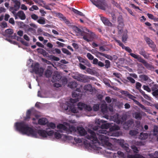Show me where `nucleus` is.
<instances>
[{"instance_id":"1","label":"nucleus","mask_w":158,"mask_h":158,"mask_svg":"<svg viewBox=\"0 0 158 158\" xmlns=\"http://www.w3.org/2000/svg\"><path fill=\"white\" fill-rule=\"evenodd\" d=\"M15 126L17 131L23 134L33 137L37 138L38 135L44 138L47 136V131L43 130H37L32 127H29L27 124L23 122L16 123Z\"/></svg>"},{"instance_id":"2","label":"nucleus","mask_w":158,"mask_h":158,"mask_svg":"<svg viewBox=\"0 0 158 158\" xmlns=\"http://www.w3.org/2000/svg\"><path fill=\"white\" fill-rule=\"evenodd\" d=\"M88 133L89 135H86V138L90 140L89 143L90 146L93 147V148H98V146L100 145V143L97 139L96 135L95 132L91 129H89L88 130Z\"/></svg>"},{"instance_id":"3","label":"nucleus","mask_w":158,"mask_h":158,"mask_svg":"<svg viewBox=\"0 0 158 158\" xmlns=\"http://www.w3.org/2000/svg\"><path fill=\"white\" fill-rule=\"evenodd\" d=\"M106 121L102 120L100 119H96L95 123L99 125H100L102 123V124L101 125V128L102 130H100L99 131V133L102 134H106L107 132L105 130L103 129H108L110 127L111 124L108 123H105Z\"/></svg>"},{"instance_id":"4","label":"nucleus","mask_w":158,"mask_h":158,"mask_svg":"<svg viewBox=\"0 0 158 158\" xmlns=\"http://www.w3.org/2000/svg\"><path fill=\"white\" fill-rule=\"evenodd\" d=\"M90 0L92 3L98 8L105 10L107 6L106 2L105 0Z\"/></svg>"},{"instance_id":"5","label":"nucleus","mask_w":158,"mask_h":158,"mask_svg":"<svg viewBox=\"0 0 158 158\" xmlns=\"http://www.w3.org/2000/svg\"><path fill=\"white\" fill-rule=\"evenodd\" d=\"M105 64L101 61H99L96 58L93 59V64H97L99 66L103 67L105 66L106 69H108L110 67V62L108 60H106L105 61Z\"/></svg>"},{"instance_id":"6","label":"nucleus","mask_w":158,"mask_h":158,"mask_svg":"<svg viewBox=\"0 0 158 158\" xmlns=\"http://www.w3.org/2000/svg\"><path fill=\"white\" fill-rule=\"evenodd\" d=\"M32 67L33 71L37 74H39L40 76H41L43 74L44 69L42 67H40V65L38 63H35L34 65H31Z\"/></svg>"},{"instance_id":"7","label":"nucleus","mask_w":158,"mask_h":158,"mask_svg":"<svg viewBox=\"0 0 158 158\" xmlns=\"http://www.w3.org/2000/svg\"><path fill=\"white\" fill-rule=\"evenodd\" d=\"M127 97H128L129 98L133 100L135 104L138 105L142 109L145 110V112H149V111L150 110L148 109L147 108L143 105L141 104L139 102L135 100V98H136L135 97L129 93L127 95Z\"/></svg>"},{"instance_id":"8","label":"nucleus","mask_w":158,"mask_h":158,"mask_svg":"<svg viewBox=\"0 0 158 158\" xmlns=\"http://www.w3.org/2000/svg\"><path fill=\"white\" fill-rule=\"evenodd\" d=\"M130 54L131 56L135 59H137L139 62L142 63L144 66L147 68L150 67V65L145 60L139 55H136L132 53H130Z\"/></svg>"},{"instance_id":"9","label":"nucleus","mask_w":158,"mask_h":158,"mask_svg":"<svg viewBox=\"0 0 158 158\" xmlns=\"http://www.w3.org/2000/svg\"><path fill=\"white\" fill-rule=\"evenodd\" d=\"M144 39L149 46L152 49L153 51L155 52L157 51L158 49L156 45L152 40L146 36L144 37Z\"/></svg>"},{"instance_id":"10","label":"nucleus","mask_w":158,"mask_h":158,"mask_svg":"<svg viewBox=\"0 0 158 158\" xmlns=\"http://www.w3.org/2000/svg\"><path fill=\"white\" fill-rule=\"evenodd\" d=\"M73 78L78 81L83 82H88L89 80L87 76L81 74H79L77 76H74Z\"/></svg>"},{"instance_id":"11","label":"nucleus","mask_w":158,"mask_h":158,"mask_svg":"<svg viewBox=\"0 0 158 158\" xmlns=\"http://www.w3.org/2000/svg\"><path fill=\"white\" fill-rule=\"evenodd\" d=\"M98 138L99 140L101 141V142L104 143L105 144H107L110 147L112 146V144L111 143L108 142L109 138L107 136L101 134L99 135H98Z\"/></svg>"},{"instance_id":"12","label":"nucleus","mask_w":158,"mask_h":158,"mask_svg":"<svg viewBox=\"0 0 158 158\" xmlns=\"http://www.w3.org/2000/svg\"><path fill=\"white\" fill-rule=\"evenodd\" d=\"M146 114L143 112L141 111V112H135L133 114V117L136 119L138 120H141L143 116H145Z\"/></svg>"},{"instance_id":"13","label":"nucleus","mask_w":158,"mask_h":158,"mask_svg":"<svg viewBox=\"0 0 158 158\" xmlns=\"http://www.w3.org/2000/svg\"><path fill=\"white\" fill-rule=\"evenodd\" d=\"M26 18V16L23 11L22 10L19 11L15 16V19H19L22 20H25Z\"/></svg>"},{"instance_id":"14","label":"nucleus","mask_w":158,"mask_h":158,"mask_svg":"<svg viewBox=\"0 0 158 158\" xmlns=\"http://www.w3.org/2000/svg\"><path fill=\"white\" fill-rule=\"evenodd\" d=\"M101 19L105 25L109 27L113 26L112 23L107 18L102 16L101 17Z\"/></svg>"},{"instance_id":"15","label":"nucleus","mask_w":158,"mask_h":158,"mask_svg":"<svg viewBox=\"0 0 158 158\" xmlns=\"http://www.w3.org/2000/svg\"><path fill=\"white\" fill-rule=\"evenodd\" d=\"M133 122L132 121L129 120L124 124V128L126 130L130 129L132 127Z\"/></svg>"},{"instance_id":"16","label":"nucleus","mask_w":158,"mask_h":158,"mask_svg":"<svg viewBox=\"0 0 158 158\" xmlns=\"http://www.w3.org/2000/svg\"><path fill=\"white\" fill-rule=\"evenodd\" d=\"M77 130L79 133V134L81 136H84L87 134V131L82 127H78Z\"/></svg>"},{"instance_id":"17","label":"nucleus","mask_w":158,"mask_h":158,"mask_svg":"<svg viewBox=\"0 0 158 158\" xmlns=\"http://www.w3.org/2000/svg\"><path fill=\"white\" fill-rule=\"evenodd\" d=\"M139 53L140 54L143 56L146 59H148L149 57V54L146 52L144 49L142 48L139 51Z\"/></svg>"},{"instance_id":"18","label":"nucleus","mask_w":158,"mask_h":158,"mask_svg":"<svg viewBox=\"0 0 158 158\" xmlns=\"http://www.w3.org/2000/svg\"><path fill=\"white\" fill-rule=\"evenodd\" d=\"M124 23H118L117 28L118 30V33L119 34H121L123 31Z\"/></svg>"},{"instance_id":"19","label":"nucleus","mask_w":158,"mask_h":158,"mask_svg":"<svg viewBox=\"0 0 158 158\" xmlns=\"http://www.w3.org/2000/svg\"><path fill=\"white\" fill-rule=\"evenodd\" d=\"M76 131V128L73 126H70L69 128L67 127L66 133L67 134H72V132Z\"/></svg>"},{"instance_id":"20","label":"nucleus","mask_w":158,"mask_h":158,"mask_svg":"<svg viewBox=\"0 0 158 158\" xmlns=\"http://www.w3.org/2000/svg\"><path fill=\"white\" fill-rule=\"evenodd\" d=\"M127 31L125 30L122 36V41L124 43H126L127 40L128 38L127 35Z\"/></svg>"},{"instance_id":"21","label":"nucleus","mask_w":158,"mask_h":158,"mask_svg":"<svg viewBox=\"0 0 158 158\" xmlns=\"http://www.w3.org/2000/svg\"><path fill=\"white\" fill-rule=\"evenodd\" d=\"M48 122L47 119L45 118H42L39 119L38 120V123L41 125H45Z\"/></svg>"},{"instance_id":"22","label":"nucleus","mask_w":158,"mask_h":158,"mask_svg":"<svg viewBox=\"0 0 158 158\" xmlns=\"http://www.w3.org/2000/svg\"><path fill=\"white\" fill-rule=\"evenodd\" d=\"M148 137V134L147 133L141 132L139 137V139L142 140H144L147 139Z\"/></svg>"},{"instance_id":"23","label":"nucleus","mask_w":158,"mask_h":158,"mask_svg":"<svg viewBox=\"0 0 158 158\" xmlns=\"http://www.w3.org/2000/svg\"><path fill=\"white\" fill-rule=\"evenodd\" d=\"M77 86V83L75 81L70 82L68 84V86L73 89L76 88Z\"/></svg>"},{"instance_id":"24","label":"nucleus","mask_w":158,"mask_h":158,"mask_svg":"<svg viewBox=\"0 0 158 158\" xmlns=\"http://www.w3.org/2000/svg\"><path fill=\"white\" fill-rule=\"evenodd\" d=\"M120 128L118 126L114 124L113 126H111V125L110 127H109V130L111 132H112L115 131H117Z\"/></svg>"},{"instance_id":"25","label":"nucleus","mask_w":158,"mask_h":158,"mask_svg":"<svg viewBox=\"0 0 158 158\" xmlns=\"http://www.w3.org/2000/svg\"><path fill=\"white\" fill-rule=\"evenodd\" d=\"M45 20L46 19L40 16L39 17L37 21L40 24H44L46 23Z\"/></svg>"},{"instance_id":"26","label":"nucleus","mask_w":158,"mask_h":158,"mask_svg":"<svg viewBox=\"0 0 158 158\" xmlns=\"http://www.w3.org/2000/svg\"><path fill=\"white\" fill-rule=\"evenodd\" d=\"M37 51L39 53L42 54L44 56H47L48 54V53L44 49L38 48L37 49Z\"/></svg>"},{"instance_id":"27","label":"nucleus","mask_w":158,"mask_h":158,"mask_svg":"<svg viewBox=\"0 0 158 158\" xmlns=\"http://www.w3.org/2000/svg\"><path fill=\"white\" fill-rule=\"evenodd\" d=\"M57 128L60 130H62L66 132L67 127L62 124H59L57 126Z\"/></svg>"},{"instance_id":"28","label":"nucleus","mask_w":158,"mask_h":158,"mask_svg":"<svg viewBox=\"0 0 158 158\" xmlns=\"http://www.w3.org/2000/svg\"><path fill=\"white\" fill-rule=\"evenodd\" d=\"M77 106L78 109L80 110H82L83 108H85V106H87L86 104L81 102H79Z\"/></svg>"},{"instance_id":"29","label":"nucleus","mask_w":158,"mask_h":158,"mask_svg":"<svg viewBox=\"0 0 158 158\" xmlns=\"http://www.w3.org/2000/svg\"><path fill=\"white\" fill-rule=\"evenodd\" d=\"M61 76L59 74L54 75L52 76V79L55 81H59L61 78Z\"/></svg>"},{"instance_id":"30","label":"nucleus","mask_w":158,"mask_h":158,"mask_svg":"<svg viewBox=\"0 0 158 158\" xmlns=\"http://www.w3.org/2000/svg\"><path fill=\"white\" fill-rule=\"evenodd\" d=\"M52 73V71L49 69L46 70L45 73V75L47 77H51Z\"/></svg>"},{"instance_id":"31","label":"nucleus","mask_w":158,"mask_h":158,"mask_svg":"<svg viewBox=\"0 0 158 158\" xmlns=\"http://www.w3.org/2000/svg\"><path fill=\"white\" fill-rule=\"evenodd\" d=\"M14 2L15 4L14 6L15 7V8H16L17 10H18L20 7V2L19 1L15 0L14 1Z\"/></svg>"},{"instance_id":"32","label":"nucleus","mask_w":158,"mask_h":158,"mask_svg":"<svg viewBox=\"0 0 158 158\" xmlns=\"http://www.w3.org/2000/svg\"><path fill=\"white\" fill-rule=\"evenodd\" d=\"M71 10L75 14H77L81 16L84 15L83 14L82 12L76 9H75L73 8H72Z\"/></svg>"},{"instance_id":"33","label":"nucleus","mask_w":158,"mask_h":158,"mask_svg":"<svg viewBox=\"0 0 158 158\" xmlns=\"http://www.w3.org/2000/svg\"><path fill=\"white\" fill-rule=\"evenodd\" d=\"M139 78L144 81H147L150 79L149 77L148 76L145 75H140Z\"/></svg>"},{"instance_id":"34","label":"nucleus","mask_w":158,"mask_h":158,"mask_svg":"<svg viewBox=\"0 0 158 158\" xmlns=\"http://www.w3.org/2000/svg\"><path fill=\"white\" fill-rule=\"evenodd\" d=\"M84 89L85 90L88 91H91L92 89V86L90 84H88L85 85L84 87Z\"/></svg>"},{"instance_id":"35","label":"nucleus","mask_w":158,"mask_h":158,"mask_svg":"<svg viewBox=\"0 0 158 158\" xmlns=\"http://www.w3.org/2000/svg\"><path fill=\"white\" fill-rule=\"evenodd\" d=\"M63 135V134H60L58 132H55L54 135V136L56 139L61 138Z\"/></svg>"},{"instance_id":"36","label":"nucleus","mask_w":158,"mask_h":158,"mask_svg":"<svg viewBox=\"0 0 158 158\" xmlns=\"http://www.w3.org/2000/svg\"><path fill=\"white\" fill-rule=\"evenodd\" d=\"M73 28L74 30L77 33L79 34H81L82 33V31L77 26H74L73 27Z\"/></svg>"},{"instance_id":"37","label":"nucleus","mask_w":158,"mask_h":158,"mask_svg":"<svg viewBox=\"0 0 158 158\" xmlns=\"http://www.w3.org/2000/svg\"><path fill=\"white\" fill-rule=\"evenodd\" d=\"M102 56H103L106 58H107L108 59H109L110 60H112L113 58L112 57V56L110 55H108L107 54H105L103 53L102 52V53L101 54V55Z\"/></svg>"},{"instance_id":"38","label":"nucleus","mask_w":158,"mask_h":158,"mask_svg":"<svg viewBox=\"0 0 158 158\" xmlns=\"http://www.w3.org/2000/svg\"><path fill=\"white\" fill-rule=\"evenodd\" d=\"M89 51L91 52L92 53L94 54H98L101 55L102 52H100L98 51L96 49H92L91 50H88Z\"/></svg>"},{"instance_id":"39","label":"nucleus","mask_w":158,"mask_h":158,"mask_svg":"<svg viewBox=\"0 0 158 158\" xmlns=\"http://www.w3.org/2000/svg\"><path fill=\"white\" fill-rule=\"evenodd\" d=\"M120 144L122 148H124L127 152H129L130 150L128 147L124 145V144L123 143H121V142L120 143Z\"/></svg>"},{"instance_id":"40","label":"nucleus","mask_w":158,"mask_h":158,"mask_svg":"<svg viewBox=\"0 0 158 158\" xmlns=\"http://www.w3.org/2000/svg\"><path fill=\"white\" fill-rule=\"evenodd\" d=\"M62 52L64 54L70 56L71 55V53L67 49L65 48H62L61 49Z\"/></svg>"},{"instance_id":"41","label":"nucleus","mask_w":158,"mask_h":158,"mask_svg":"<svg viewBox=\"0 0 158 158\" xmlns=\"http://www.w3.org/2000/svg\"><path fill=\"white\" fill-rule=\"evenodd\" d=\"M153 134L154 135H156L158 133V127L157 126H155L154 127L153 130Z\"/></svg>"},{"instance_id":"42","label":"nucleus","mask_w":158,"mask_h":158,"mask_svg":"<svg viewBox=\"0 0 158 158\" xmlns=\"http://www.w3.org/2000/svg\"><path fill=\"white\" fill-rule=\"evenodd\" d=\"M31 111L30 110H28L27 113L26 117H25V119L27 120L30 118Z\"/></svg>"},{"instance_id":"43","label":"nucleus","mask_w":158,"mask_h":158,"mask_svg":"<svg viewBox=\"0 0 158 158\" xmlns=\"http://www.w3.org/2000/svg\"><path fill=\"white\" fill-rule=\"evenodd\" d=\"M118 23H124L123 20L122 15H120L117 18Z\"/></svg>"},{"instance_id":"44","label":"nucleus","mask_w":158,"mask_h":158,"mask_svg":"<svg viewBox=\"0 0 158 158\" xmlns=\"http://www.w3.org/2000/svg\"><path fill=\"white\" fill-rule=\"evenodd\" d=\"M138 134L137 131L135 130H131L129 132V134L131 136H135Z\"/></svg>"},{"instance_id":"45","label":"nucleus","mask_w":158,"mask_h":158,"mask_svg":"<svg viewBox=\"0 0 158 158\" xmlns=\"http://www.w3.org/2000/svg\"><path fill=\"white\" fill-rule=\"evenodd\" d=\"M47 126L49 127L52 129H54L55 128L56 126V124L52 122L48 124Z\"/></svg>"},{"instance_id":"46","label":"nucleus","mask_w":158,"mask_h":158,"mask_svg":"<svg viewBox=\"0 0 158 158\" xmlns=\"http://www.w3.org/2000/svg\"><path fill=\"white\" fill-rule=\"evenodd\" d=\"M123 49H125L128 52L131 53L132 52V50L128 47H126L124 45L123 46L122 48Z\"/></svg>"},{"instance_id":"47","label":"nucleus","mask_w":158,"mask_h":158,"mask_svg":"<svg viewBox=\"0 0 158 158\" xmlns=\"http://www.w3.org/2000/svg\"><path fill=\"white\" fill-rule=\"evenodd\" d=\"M5 32L6 34H8L10 35L12 34L14 32L13 30L11 29H8L6 30Z\"/></svg>"},{"instance_id":"48","label":"nucleus","mask_w":158,"mask_h":158,"mask_svg":"<svg viewBox=\"0 0 158 158\" xmlns=\"http://www.w3.org/2000/svg\"><path fill=\"white\" fill-rule=\"evenodd\" d=\"M31 19L37 21L39 18V17L38 16L35 14H32L31 15Z\"/></svg>"},{"instance_id":"49","label":"nucleus","mask_w":158,"mask_h":158,"mask_svg":"<svg viewBox=\"0 0 158 158\" xmlns=\"http://www.w3.org/2000/svg\"><path fill=\"white\" fill-rule=\"evenodd\" d=\"M86 56L89 60H93L94 58V56L89 53H87Z\"/></svg>"},{"instance_id":"50","label":"nucleus","mask_w":158,"mask_h":158,"mask_svg":"<svg viewBox=\"0 0 158 158\" xmlns=\"http://www.w3.org/2000/svg\"><path fill=\"white\" fill-rule=\"evenodd\" d=\"M143 88L144 90L147 91L148 92H150L151 91L148 85H143Z\"/></svg>"},{"instance_id":"51","label":"nucleus","mask_w":158,"mask_h":158,"mask_svg":"<svg viewBox=\"0 0 158 158\" xmlns=\"http://www.w3.org/2000/svg\"><path fill=\"white\" fill-rule=\"evenodd\" d=\"M127 78L129 81L132 84L134 83L135 82V80L131 77H127Z\"/></svg>"},{"instance_id":"52","label":"nucleus","mask_w":158,"mask_h":158,"mask_svg":"<svg viewBox=\"0 0 158 158\" xmlns=\"http://www.w3.org/2000/svg\"><path fill=\"white\" fill-rule=\"evenodd\" d=\"M50 58L52 60L55 61H58L60 60L59 58L53 55L50 56Z\"/></svg>"},{"instance_id":"53","label":"nucleus","mask_w":158,"mask_h":158,"mask_svg":"<svg viewBox=\"0 0 158 158\" xmlns=\"http://www.w3.org/2000/svg\"><path fill=\"white\" fill-rule=\"evenodd\" d=\"M36 3H37L39 4H40V2H42V3L44 5L45 4V3L44 1L42 0H33Z\"/></svg>"},{"instance_id":"54","label":"nucleus","mask_w":158,"mask_h":158,"mask_svg":"<svg viewBox=\"0 0 158 158\" xmlns=\"http://www.w3.org/2000/svg\"><path fill=\"white\" fill-rule=\"evenodd\" d=\"M114 40L116 42L118 43L119 45L122 47V48L124 44L119 40L116 39H115Z\"/></svg>"},{"instance_id":"55","label":"nucleus","mask_w":158,"mask_h":158,"mask_svg":"<svg viewBox=\"0 0 158 158\" xmlns=\"http://www.w3.org/2000/svg\"><path fill=\"white\" fill-rule=\"evenodd\" d=\"M0 26L2 28H5L7 27V24L6 22H3L0 23Z\"/></svg>"},{"instance_id":"56","label":"nucleus","mask_w":158,"mask_h":158,"mask_svg":"<svg viewBox=\"0 0 158 158\" xmlns=\"http://www.w3.org/2000/svg\"><path fill=\"white\" fill-rule=\"evenodd\" d=\"M77 57L79 60V61L80 62L82 63H85V59H84L82 57H81L80 56H78Z\"/></svg>"},{"instance_id":"57","label":"nucleus","mask_w":158,"mask_h":158,"mask_svg":"<svg viewBox=\"0 0 158 158\" xmlns=\"http://www.w3.org/2000/svg\"><path fill=\"white\" fill-rule=\"evenodd\" d=\"M56 43L58 45V47H64L65 45V44L62 43H61L59 41H56Z\"/></svg>"},{"instance_id":"58","label":"nucleus","mask_w":158,"mask_h":158,"mask_svg":"<svg viewBox=\"0 0 158 158\" xmlns=\"http://www.w3.org/2000/svg\"><path fill=\"white\" fill-rule=\"evenodd\" d=\"M143 97L144 98L150 101H152V98L147 94L144 95Z\"/></svg>"},{"instance_id":"59","label":"nucleus","mask_w":158,"mask_h":158,"mask_svg":"<svg viewBox=\"0 0 158 158\" xmlns=\"http://www.w3.org/2000/svg\"><path fill=\"white\" fill-rule=\"evenodd\" d=\"M55 48H52L51 50H50L48 49H46V50L50 54H53L55 53V50H54Z\"/></svg>"},{"instance_id":"60","label":"nucleus","mask_w":158,"mask_h":158,"mask_svg":"<svg viewBox=\"0 0 158 158\" xmlns=\"http://www.w3.org/2000/svg\"><path fill=\"white\" fill-rule=\"evenodd\" d=\"M54 131L53 130L50 131H47V136H52L54 135Z\"/></svg>"},{"instance_id":"61","label":"nucleus","mask_w":158,"mask_h":158,"mask_svg":"<svg viewBox=\"0 0 158 158\" xmlns=\"http://www.w3.org/2000/svg\"><path fill=\"white\" fill-rule=\"evenodd\" d=\"M99 106L97 104L94 105L93 106V109L94 111H97L99 109Z\"/></svg>"},{"instance_id":"62","label":"nucleus","mask_w":158,"mask_h":158,"mask_svg":"<svg viewBox=\"0 0 158 158\" xmlns=\"http://www.w3.org/2000/svg\"><path fill=\"white\" fill-rule=\"evenodd\" d=\"M117 153L120 157L123 158H125L124 154L122 152L119 151L117 152Z\"/></svg>"},{"instance_id":"63","label":"nucleus","mask_w":158,"mask_h":158,"mask_svg":"<svg viewBox=\"0 0 158 158\" xmlns=\"http://www.w3.org/2000/svg\"><path fill=\"white\" fill-rule=\"evenodd\" d=\"M152 95L155 97H156L158 95V89H156L153 91L152 93Z\"/></svg>"},{"instance_id":"64","label":"nucleus","mask_w":158,"mask_h":158,"mask_svg":"<svg viewBox=\"0 0 158 158\" xmlns=\"http://www.w3.org/2000/svg\"><path fill=\"white\" fill-rule=\"evenodd\" d=\"M57 16L60 18L63 19H65V17L63 15L60 13H58L57 14Z\"/></svg>"}]
</instances>
